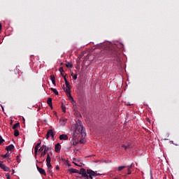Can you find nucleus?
<instances>
[{
  "mask_svg": "<svg viewBox=\"0 0 179 179\" xmlns=\"http://www.w3.org/2000/svg\"><path fill=\"white\" fill-rule=\"evenodd\" d=\"M73 135L74 136H78V135H79V138L81 136L82 139H85V138H86V131L85 130V128H83V126L80 125L77 127Z\"/></svg>",
  "mask_w": 179,
  "mask_h": 179,
  "instance_id": "1",
  "label": "nucleus"
},
{
  "mask_svg": "<svg viewBox=\"0 0 179 179\" xmlns=\"http://www.w3.org/2000/svg\"><path fill=\"white\" fill-rule=\"evenodd\" d=\"M72 144L75 146V145H76V143L73 142Z\"/></svg>",
  "mask_w": 179,
  "mask_h": 179,
  "instance_id": "34",
  "label": "nucleus"
},
{
  "mask_svg": "<svg viewBox=\"0 0 179 179\" xmlns=\"http://www.w3.org/2000/svg\"><path fill=\"white\" fill-rule=\"evenodd\" d=\"M47 103L48 104V106H50V107H51V108H52V99L51 98H48Z\"/></svg>",
  "mask_w": 179,
  "mask_h": 179,
  "instance_id": "14",
  "label": "nucleus"
},
{
  "mask_svg": "<svg viewBox=\"0 0 179 179\" xmlns=\"http://www.w3.org/2000/svg\"><path fill=\"white\" fill-rule=\"evenodd\" d=\"M75 165H76V166H78V164H76V163H75Z\"/></svg>",
  "mask_w": 179,
  "mask_h": 179,
  "instance_id": "37",
  "label": "nucleus"
},
{
  "mask_svg": "<svg viewBox=\"0 0 179 179\" xmlns=\"http://www.w3.org/2000/svg\"><path fill=\"white\" fill-rule=\"evenodd\" d=\"M50 90H52V92H53V93L56 95L58 96V90H57V89L55 88H50Z\"/></svg>",
  "mask_w": 179,
  "mask_h": 179,
  "instance_id": "15",
  "label": "nucleus"
},
{
  "mask_svg": "<svg viewBox=\"0 0 179 179\" xmlns=\"http://www.w3.org/2000/svg\"><path fill=\"white\" fill-rule=\"evenodd\" d=\"M122 148H124V150H127V149H129V146L125 145H122Z\"/></svg>",
  "mask_w": 179,
  "mask_h": 179,
  "instance_id": "24",
  "label": "nucleus"
},
{
  "mask_svg": "<svg viewBox=\"0 0 179 179\" xmlns=\"http://www.w3.org/2000/svg\"><path fill=\"white\" fill-rule=\"evenodd\" d=\"M3 138H2V136H0V145H1L2 144V143L3 142Z\"/></svg>",
  "mask_w": 179,
  "mask_h": 179,
  "instance_id": "26",
  "label": "nucleus"
},
{
  "mask_svg": "<svg viewBox=\"0 0 179 179\" xmlns=\"http://www.w3.org/2000/svg\"><path fill=\"white\" fill-rule=\"evenodd\" d=\"M50 80H51L52 85H54L55 86V77L51 76H50Z\"/></svg>",
  "mask_w": 179,
  "mask_h": 179,
  "instance_id": "18",
  "label": "nucleus"
},
{
  "mask_svg": "<svg viewBox=\"0 0 179 179\" xmlns=\"http://www.w3.org/2000/svg\"><path fill=\"white\" fill-rule=\"evenodd\" d=\"M66 122H68V120L65 118H62L59 120V123L62 127L66 125Z\"/></svg>",
  "mask_w": 179,
  "mask_h": 179,
  "instance_id": "9",
  "label": "nucleus"
},
{
  "mask_svg": "<svg viewBox=\"0 0 179 179\" xmlns=\"http://www.w3.org/2000/svg\"><path fill=\"white\" fill-rule=\"evenodd\" d=\"M43 148H45V150H43V152H41V157H44V156H45V155H47V152H48V150H50V149H51L50 148L47 147L46 145H43L39 149V152H41V150H43Z\"/></svg>",
  "mask_w": 179,
  "mask_h": 179,
  "instance_id": "6",
  "label": "nucleus"
},
{
  "mask_svg": "<svg viewBox=\"0 0 179 179\" xmlns=\"http://www.w3.org/2000/svg\"><path fill=\"white\" fill-rule=\"evenodd\" d=\"M6 177L7 179H10V175L9 173H6Z\"/></svg>",
  "mask_w": 179,
  "mask_h": 179,
  "instance_id": "27",
  "label": "nucleus"
},
{
  "mask_svg": "<svg viewBox=\"0 0 179 179\" xmlns=\"http://www.w3.org/2000/svg\"><path fill=\"white\" fill-rule=\"evenodd\" d=\"M59 71L61 75H62V73H64V68L60 67V68L59 69Z\"/></svg>",
  "mask_w": 179,
  "mask_h": 179,
  "instance_id": "23",
  "label": "nucleus"
},
{
  "mask_svg": "<svg viewBox=\"0 0 179 179\" xmlns=\"http://www.w3.org/2000/svg\"><path fill=\"white\" fill-rule=\"evenodd\" d=\"M13 174H15V169H13Z\"/></svg>",
  "mask_w": 179,
  "mask_h": 179,
  "instance_id": "36",
  "label": "nucleus"
},
{
  "mask_svg": "<svg viewBox=\"0 0 179 179\" xmlns=\"http://www.w3.org/2000/svg\"><path fill=\"white\" fill-rule=\"evenodd\" d=\"M36 169H37L38 171L40 173V174H42L43 176H47V173H45V170H44L42 168H40L38 166H36Z\"/></svg>",
  "mask_w": 179,
  "mask_h": 179,
  "instance_id": "10",
  "label": "nucleus"
},
{
  "mask_svg": "<svg viewBox=\"0 0 179 179\" xmlns=\"http://www.w3.org/2000/svg\"><path fill=\"white\" fill-rule=\"evenodd\" d=\"M2 157H9V153H6L5 155H3V156H2Z\"/></svg>",
  "mask_w": 179,
  "mask_h": 179,
  "instance_id": "25",
  "label": "nucleus"
},
{
  "mask_svg": "<svg viewBox=\"0 0 179 179\" xmlns=\"http://www.w3.org/2000/svg\"><path fill=\"white\" fill-rule=\"evenodd\" d=\"M78 174L82 176V177L85 179H89V175L87 174V172H86V169L82 168L80 171H78Z\"/></svg>",
  "mask_w": 179,
  "mask_h": 179,
  "instance_id": "5",
  "label": "nucleus"
},
{
  "mask_svg": "<svg viewBox=\"0 0 179 179\" xmlns=\"http://www.w3.org/2000/svg\"><path fill=\"white\" fill-rule=\"evenodd\" d=\"M87 174H88V178L93 179V177H97V176H101V173H97L92 169L87 170Z\"/></svg>",
  "mask_w": 179,
  "mask_h": 179,
  "instance_id": "4",
  "label": "nucleus"
},
{
  "mask_svg": "<svg viewBox=\"0 0 179 179\" xmlns=\"http://www.w3.org/2000/svg\"><path fill=\"white\" fill-rule=\"evenodd\" d=\"M66 68H70V69H71V68L73 66V65L72 64V63L68 62L66 64Z\"/></svg>",
  "mask_w": 179,
  "mask_h": 179,
  "instance_id": "17",
  "label": "nucleus"
},
{
  "mask_svg": "<svg viewBox=\"0 0 179 179\" xmlns=\"http://www.w3.org/2000/svg\"><path fill=\"white\" fill-rule=\"evenodd\" d=\"M0 167L3 170V171H10V168L6 166L2 162H0Z\"/></svg>",
  "mask_w": 179,
  "mask_h": 179,
  "instance_id": "8",
  "label": "nucleus"
},
{
  "mask_svg": "<svg viewBox=\"0 0 179 179\" xmlns=\"http://www.w3.org/2000/svg\"><path fill=\"white\" fill-rule=\"evenodd\" d=\"M73 79L74 80H76V79H78V76L76 74H75L73 76Z\"/></svg>",
  "mask_w": 179,
  "mask_h": 179,
  "instance_id": "28",
  "label": "nucleus"
},
{
  "mask_svg": "<svg viewBox=\"0 0 179 179\" xmlns=\"http://www.w3.org/2000/svg\"><path fill=\"white\" fill-rule=\"evenodd\" d=\"M46 166L48 167V172L49 173V174H52V165H51V157L48 153L47 154Z\"/></svg>",
  "mask_w": 179,
  "mask_h": 179,
  "instance_id": "3",
  "label": "nucleus"
},
{
  "mask_svg": "<svg viewBox=\"0 0 179 179\" xmlns=\"http://www.w3.org/2000/svg\"><path fill=\"white\" fill-rule=\"evenodd\" d=\"M40 145H41V143H38L36 146L38 148V146H40Z\"/></svg>",
  "mask_w": 179,
  "mask_h": 179,
  "instance_id": "33",
  "label": "nucleus"
},
{
  "mask_svg": "<svg viewBox=\"0 0 179 179\" xmlns=\"http://www.w3.org/2000/svg\"><path fill=\"white\" fill-rule=\"evenodd\" d=\"M64 82H65V85H66V89L64 90V92L66 93L67 96H69L70 99L73 101V97L71 95V85H69V82H68V80H66V76H63Z\"/></svg>",
  "mask_w": 179,
  "mask_h": 179,
  "instance_id": "2",
  "label": "nucleus"
},
{
  "mask_svg": "<svg viewBox=\"0 0 179 179\" xmlns=\"http://www.w3.org/2000/svg\"><path fill=\"white\" fill-rule=\"evenodd\" d=\"M62 109L63 113H66V108L65 107V106L62 105Z\"/></svg>",
  "mask_w": 179,
  "mask_h": 179,
  "instance_id": "22",
  "label": "nucleus"
},
{
  "mask_svg": "<svg viewBox=\"0 0 179 179\" xmlns=\"http://www.w3.org/2000/svg\"><path fill=\"white\" fill-rule=\"evenodd\" d=\"M68 138L69 137H68V135L66 134H61L59 136L60 141H68Z\"/></svg>",
  "mask_w": 179,
  "mask_h": 179,
  "instance_id": "11",
  "label": "nucleus"
},
{
  "mask_svg": "<svg viewBox=\"0 0 179 179\" xmlns=\"http://www.w3.org/2000/svg\"><path fill=\"white\" fill-rule=\"evenodd\" d=\"M70 171H71V173H79V170L75 169H73V168H71V169H70Z\"/></svg>",
  "mask_w": 179,
  "mask_h": 179,
  "instance_id": "19",
  "label": "nucleus"
},
{
  "mask_svg": "<svg viewBox=\"0 0 179 179\" xmlns=\"http://www.w3.org/2000/svg\"><path fill=\"white\" fill-rule=\"evenodd\" d=\"M15 146L13 145H9L6 148V150H7V152H11V150H13Z\"/></svg>",
  "mask_w": 179,
  "mask_h": 179,
  "instance_id": "13",
  "label": "nucleus"
},
{
  "mask_svg": "<svg viewBox=\"0 0 179 179\" xmlns=\"http://www.w3.org/2000/svg\"><path fill=\"white\" fill-rule=\"evenodd\" d=\"M124 169H125V166H118L117 171H122V170H124Z\"/></svg>",
  "mask_w": 179,
  "mask_h": 179,
  "instance_id": "20",
  "label": "nucleus"
},
{
  "mask_svg": "<svg viewBox=\"0 0 179 179\" xmlns=\"http://www.w3.org/2000/svg\"><path fill=\"white\" fill-rule=\"evenodd\" d=\"M18 127H20V123H19V122H17V123L13 124V129L16 130V129L18 128Z\"/></svg>",
  "mask_w": 179,
  "mask_h": 179,
  "instance_id": "16",
  "label": "nucleus"
},
{
  "mask_svg": "<svg viewBox=\"0 0 179 179\" xmlns=\"http://www.w3.org/2000/svg\"><path fill=\"white\" fill-rule=\"evenodd\" d=\"M50 136H51L52 139H53L54 141L55 134H54V131L52 129H50L48 131L45 136L46 139H50Z\"/></svg>",
  "mask_w": 179,
  "mask_h": 179,
  "instance_id": "7",
  "label": "nucleus"
},
{
  "mask_svg": "<svg viewBox=\"0 0 179 179\" xmlns=\"http://www.w3.org/2000/svg\"><path fill=\"white\" fill-rule=\"evenodd\" d=\"M131 169L129 168V169H128V173H127V174L129 176V174H131Z\"/></svg>",
  "mask_w": 179,
  "mask_h": 179,
  "instance_id": "29",
  "label": "nucleus"
},
{
  "mask_svg": "<svg viewBox=\"0 0 179 179\" xmlns=\"http://www.w3.org/2000/svg\"><path fill=\"white\" fill-rule=\"evenodd\" d=\"M2 110H3V107H2Z\"/></svg>",
  "mask_w": 179,
  "mask_h": 179,
  "instance_id": "38",
  "label": "nucleus"
},
{
  "mask_svg": "<svg viewBox=\"0 0 179 179\" xmlns=\"http://www.w3.org/2000/svg\"><path fill=\"white\" fill-rule=\"evenodd\" d=\"M34 151L38 152V147L36 146V147H35V150H34Z\"/></svg>",
  "mask_w": 179,
  "mask_h": 179,
  "instance_id": "30",
  "label": "nucleus"
},
{
  "mask_svg": "<svg viewBox=\"0 0 179 179\" xmlns=\"http://www.w3.org/2000/svg\"><path fill=\"white\" fill-rule=\"evenodd\" d=\"M2 30V24L0 23V31Z\"/></svg>",
  "mask_w": 179,
  "mask_h": 179,
  "instance_id": "32",
  "label": "nucleus"
},
{
  "mask_svg": "<svg viewBox=\"0 0 179 179\" xmlns=\"http://www.w3.org/2000/svg\"><path fill=\"white\" fill-rule=\"evenodd\" d=\"M14 136H19V131L17 129L14 130Z\"/></svg>",
  "mask_w": 179,
  "mask_h": 179,
  "instance_id": "21",
  "label": "nucleus"
},
{
  "mask_svg": "<svg viewBox=\"0 0 179 179\" xmlns=\"http://www.w3.org/2000/svg\"><path fill=\"white\" fill-rule=\"evenodd\" d=\"M56 169H57V170H59V166H57V167H56Z\"/></svg>",
  "mask_w": 179,
  "mask_h": 179,
  "instance_id": "35",
  "label": "nucleus"
},
{
  "mask_svg": "<svg viewBox=\"0 0 179 179\" xmlns=\"http://www.w3.org/2000/svg\"><path fill=\"white\" fill-rule=\"evenodd\" d=\"M55 150L56 153H59V152H61V144H59V143H58L55 145Z\"/></svg>",
  "mask_w": 179,
  "mask_h": 179,
  "instance_id": "12",
  "label": "nucleus"
},
{
  "mask_svg": "<svg viewBox=\"0 0 179 179\" xmlns=\"http://www.w3.org/2000/svg\"><path fill=\"white\" fill-rule=\"evenodd\" d=\"M38 152V151H34V155H35V156H37Z\"/></svg>",
  "mask_w": 179,
  "mask_h": 179,
  "instance_id": "31",
  "label": "nucleus"
}]
</instances>
